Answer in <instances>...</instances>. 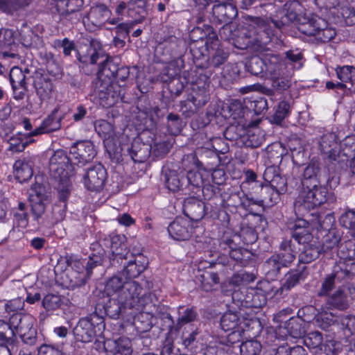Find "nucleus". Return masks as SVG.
I'll return each mask as SVG.
<instances>
[{
    "mask_svg": "<svg viewBox=\"0 0 355 355\" xmlns=\"http://www.w3.org/2000/svg\"><path fill=\"white\" fill-rule=\"evenodd\" d=\"M295 3V1H287L284 5H278L269 17L247 15L245 17L247 26L242 33L246 40L244 48L263 51L275 37V28L282 30L292 22H295L300 32L308 36H314L319 28L325 26V20L317 15H297L292 8Z\"/></svg>",
    "mask_w": 355,
    "mask_h": 355,
    "instance_id": "obj_1",
    "label": "nucleus"
},
{
    "mask_svg": "<svg viewBox=\"0 0 355 355\" xmlns=\"http://www.w3.org/2000/svg\"><path fill=\"white\" fill-rule=\"evenodd\" d=\"M75 166L71 163L66 151L58 150L54 152L49 159V173L58 182L57 189L62 191L71 187L70 178L81 172V166H78V168Z\"/></svg>",
    "mask_w": 355,
    "mask_h": 355,
    "instance_id": "obj_2",
    "label": "nucleus"
},
{
    "mask_svg": "<svg viewBox=\"0 0 355 355\" xmlns=\"http://www.w3.org/2000/svg\"><path fill=\"white\" fill-rule=\"evenodd\" d=\"M211 144H207V146H201L196 148L194 154L188 155V158H191L198 167H202L205 169H214L220 164L219 153L225 154L229 151V146L225 145L222 148L216 147L223 139L216 137L211 139Z\"/></svg>",
    "mask_w": 355,
    "mask_h": 355,
    "instance_id": "obj_3",
    "label": "nucleus"
},
{
    "mask_svg": "<svg viewBox=\"0 0 355 355\" xmlns=\"http://www.w3.org/2000/svg\"><path fill=\"white\" fill-rule=\"evenodd\" d=\"M105 328L103 317L94 311L88 316L80 319L73 332L78 341L89 343L96 337L101 336Z\"/></svg>",
    "mask_w": 355,
    "mask_h": 355,
    "instance_id": "obj_4",
    "label": "nucleus"
},
{
    "mask_svg": "<svg viewBox=\"0 0 355 355\" xmlns=\"http://www.w3.org/2000/svg\"><path fill=\"white\" fill-rule=\"evenodd\" d=\"M354 244L351 241L345 242V245L340 246L338 256L340 260L334 266L337 273L338 281L351 279L355 276Z\"/></svg>",
    "mask_w": 355,
    "mask_h": 355,
    "instance_id": "obj_5",
    "label": "nucleus"
},
{
    "mask_svg": "<svg viewBox=\"0 0 355 355\" xmlns=\"http://www.w3.org/2000/svg\"><path fill=\"white\" fill-rule=\"evenodd\" d=\"M207 26L204 24L203 28L195 27L189 33L190 52L196 67L206 68L209 65L207 48L204 44L207 36Z\"/></svg>",
    "mask_w": 355,
    "mask_h": 355,
    "instance_id": "obj_6",
    "label": "nucleus"
},
{
    "mask_svg": "<svg viewBox=\"0 0 355 355\" xmlns=\"http://www.w3.org/2000/svg\"><path fill=\"white\" fill-rule=\"evenodd\" d=\"M329 175L324 165L315 158L304 169L302 184L303 188H313L319 184H327Z\"/></svg>",
    "mask_w": 355,
    "mask_h": 355,
    "instance_id": "obj_7",
    "label": "nucleus"
},
{
    "mask_svg": "<svg viewBox=\"0 0 355 355\" xmlns=\"http://www.w3.org/2000/svg\"><path fill=\"white\" fill-rule=\"evenodd\" d=\"M325 184H319L313 188H303V191L300 198L302 202L300 207L304 209H313L325 203L331 198V194L329 193Z\"/></svg>",
    "mask_w": 355,
    "mask_h": 355,
    "instance_id": "obj_8",
    "label": "nucleus"
},
{
    "mask_svg": "<svg viewBox=\"0 0 355 355\" xmlns=\"http://www.w3.org/2000/svg\"><path fill=\"white\" fill-rule=\"evenodd\" d=\"M106 52L101 42L96 39H91L89 44H85L76 51V58L83 69L89 64H96L98 60L105 58Z\"/></svg>",
    "mask_w": 355,
    "mask_h": 355,
    "instance_id": "obj_9",
    "label": "nucleus"
},
{
    "mask_svg": "<svg viewBox=\"0 0 355 355\" xmlns=\"http://www.w3.org/2000/svg\"><path fill=\"white\" fill-rule=\"evenodd\" d=\"M83 183L87 190L100 191L104 187L107 178L106 169L101 164L92 166L87 169L81 168Z\"/></svg>",
    "mask_w": 355,
    "mask_h": 355,
    "instance_id": "obj_10",
    "label": "nucleus"
},
{
    "mask_svg": "<svg viewBox=\"0 0 355 355\" xmlns=\"http://www.w3.org/2000/svg\"><path fill=\"white\" fill-rule=\"evenodd\" d=\"M148 260L146 257L142 254L134 255L132 254L129 258L123 259V261H119L116 268L119 266H122V270L119 271L125 277L127 280L136 278L141 275L147 268Z\"/></svg>",
    "mask_w": 355,
    "mask_h": 355,
    "instance_id": "obj_11",
    "label": "nucleus"
},
{
    "mask_svg": "<svg viewBox=\"0 0 355 355\" xmlns=\"http://www.w3.org/2000/svg\"><path fill=\"white\" fill-rule=\"evenodd\" d=\"M236 6L231 3H218L213 6L210 21L216 24H223L222 29L225 31L230 28L229 24L237 16Z\"/></svg>",
    "mask_w": 355,
    "mask_h": 355,
    "instance_id": "obj_12",
    "label": "nucleus"
},
{
    "mask_svg": "<svg viewBox=\"0 0 355 355\" xmlns=\"http://www.w3.org/2000/svg\"><path fill=\"white\" fill-rule=\"evenodd\" d=\"M125 239L124 236L110 234L103 240L104 245L105 246L109 245L111 249L112 257L110 263L113 267H116L119 261H123V259L129 258L132 256V253L127 250Z\"/></svg>",
    "mask_w": 355,
    "mask_h": 355,
    "instance_id": "obj_13",
    "label": "nucleus"
},
{
    "mask_svg": "<svg viewBox=\"0 0 355 355\" xmlns=\"http://www.w3.org/2000/svg\"><path fill=\"white\" fill-rule=\"evenodd\" d=\"M120 84L113 81L97 82L96 88L100 100L104 106L112 107L122 98V89Z\"/></svg>",
    "mask_w": 355,
    "mask_h": 355,
    "instance_id": "obj_14",
    "label": "nucleus"
},
{
    "mask_svg": "<svg viewBox=\"0 0 355 355\" xmlns=\"http://www.w3.org/2000/svg\"><path fill=\"white\" fill-rule=\"evenodd\" d=\"M142 288L135 281H125V285L118 296L122 302H125L129 308H135L137 305H144V302L148 300L146 297H140Z\"/></svg>",
    "mask_w": 355,
    "mask_h": 355,
    "instance_id": "obj_15",
    "label": "nucleus"
},
{
    "mask_svg": "<svg viewBox=\"0 0 355 355\" xmlns=\"http://www.w3.org/2000/svg\"><path fill=\"white\" fill-rule=\"evenodd\" d=\"M70 154L72 159L76 160L74 163L76 168L79 164L83 166L90 162L96 155L93 143L90 141H80L75 143L70 148Z\"/></svg>",
    "mask_w": 355,
    "mask_h": 355,
    "instance_id": "obj_16",
    "label": "nucleus"
},
{
    "mask_svg": "<svg viewBox=\"0 0 355 355\" xmlns=\"http://www.w3.org/2000/svg\"><path fill=\"white\" fill-rule=\"evenodd\" d=\"M232 300L241 302L242 306L248 308L261 309L267 303V298L261 291L250 289L245 292L235 291L232 293Z\"/></svg>",
    "mask_w": 355,
    "mask_h": 355,
    "instance_id": "obj_17",
    "label": "nucleus"
},
{
    "mask_svg": "<svg viewBox=\"0 0 355 355\" xmlns=\"http://www.w3.org/2000/svg\"><path fill=\"white\" fill-rule=\"evenodd\" d=\"M33 85L37 96L41 101L51 98L54 89L52 80L47 74L40 71H36L32 76Z\"/></svg>",
    "mask_w": 355,
    "mask_h": 355,
    "instance_id": "obj_18",
    "label": "nucleus"
},
{
    "mask_svg": "<svg viewBox=\"0 0 355 355\" xmlns=\"http://www.w3.org/2000/svg\"><path fill=\"white\" fill-rule=\"evenodd\" d=\"M151 149L150 144L143 142L137 137L130 144H127L125 151L127 153V157H130L134 162L142 163L149 157Z\"/></svg>",
    "mask_w": 355,
    "mask_h": 355,
    "instance_id": "obj_19",
    "label": "nucleus"
},
{
    "mask_svg": "<svg viewBox=\"0 0 355 355\" xmlns=\"http://www.w3.org/2000/svg\"><path fill=\"white\" fill-rule=\"evenodd\" d=\"M168 232L174 240H188L192 233L193 228L191 222L187 218L178 217L168 227Z\"/></svg>",
    "mask_w": 355,
    "mask_h": 355,
    "instance_id": "obj_20",
    "label": "nucleus"
},
{
    "mask_svg": "<svg viewBox=\"0 0 355 355\" xmlns=\"http://www.w3.org/2000/svg\"><path fill=\"white\" fill-rule=\"evenodd\" d=\"M326 304L340 311L347 310L350 305L349 288L344 284L338 286L337 290L327 296Z\"/></svg>",
    "mask_w": 355,
    "mask_h": 355,
    "instance_id": "obj_21",
    "label": "nucleus"
},
{
    "mask_svg": "<svg viewBox=\"0 0 355 355\" xmlns=\"http://www.w3.org/2000/svg\"><path fill=\"white\" fill-rule=\"evenodd\" d=\"M263 179L279 195L287 191V180L282 176L280 169L276 166L267 167L263 173Z\"/></svg>",
    "mask_w": 355,
    "mask_h": 355,
    "instance_id": "obj_22",
    "label": "nucleus"
},
{
    "mask_svg": "<svg viewBox=\"0 0 355 355\" xmlns=\"http://www.w3.org/2000/svg\"><path fill=\"white\" fill-rule=\"evenodd\" d=\"M166 187L175 193L187 190L186 172L184 171L168 170L164 174Z\"/></svg>",
    "mask_w": 355,
    "mask_h": 355,
    "instance_id": "obj_23",
    "label": "nucleus"
},
{
    "mask_svg": "<svg viewBox=\"0 0 355 355\" xmlns=\"http://www.w3.org/2000/svg\"><path fill=\"white\" fill-rule=\"evenodd\" d=\"M207 207L204 202L191 197L186 198L183 203V212L191 220L199 221L206 214Z\"/></svg>",
    "mask_w": 355,
    "mask_h": 355,
    "instance_id": "obj_24",
    "label": "nucleus"
},
{
    "mask_svg": "<svg viewBox=\"0 0 355 355\" xmlns=\"http://www.w3.org/2000/svg\"><path fill=\"white\" fill-rule=\"evenodd\" d=\"M118 62L115 59L106 53L105 58H101L97 71L98 82L113 81L114 74L118 70Z\"/></svg>",
    "mask_w": 355,
    "mask_h": 355,
    "instance_id": "obj_25",
    "label": "nucleus"
},
{
    "mask_svg": "<svg viewBox=\"0 0 355 355\" xmlns=\"http://www.w3.org/2000/svg\"><path fill=\"white\" fill-rule=\"evenodd\" d=\"M291 236L299 244H306L311 242L313 236L310 232L309 223L304 219H297L290 227Z\"/></svg>",
    "mask_w": 355,
    "mask_h": 355,
    "instance_id": "obj_26",
    "label": "nucleus"
},
{
    "mask_svg": "<svg viewBox=\"0 0 355 355\" xmlns=\"http://www.w3.org/2000/svg\"><path fill=\"white\" fill-rule=\"evenodd\" d=\"M104 348L112 355H131L132 352L130 340L127 338L107 339L104 342Z\"/></svg>",
    "mask_w": 355,
    "mask_h": 355,
    "instance_id": "obj_27",
    "label": "nucleus"
},
{
    "mask_svg": "<svg viewBox=\"0 0 355 355\" xmlns=\"http://www.w3.org/2000/svg\"><path fill=\"white\" fill-rule=\"evenodd\" d=\"M337 137L334 133L324 134L320 139V146L322 152L327 155L330 162L336 164L337 153H338V144Z\"/></svg>",
    "mask_w": 355,
    "mask_h": 355,
    "instance_id": "obj_28",
    "label": "nucleus"
},
{
    "mask_svg": "<svg viewBox=\"0 0 355 355\" xmlns=\"http://www.w3.org/2000/svg\"><path fill=\"white\" fill-rule=\"evenodd\" d=\"M58 110L53 111L46 118L41 125L29 133V136H36L43 133H50L58 130L61 128L62 116L58 115Z\"/></svg>",
    "mask_w": 355,
    "mask_h": 355,
    "instance_id": "obj_29",
    "label": "nucleus"
},
{
    "mask_svg": "<svg viewBox=\"0 0 355 355\" xmlns=\"http://www.w3.org/2000/svg\"><path fill=\"white\" fill-rule=\"evenodd\" d=\"M59 201L52 207V215L55 222L62 221L66 216L67 200L71 191V187L64 188L63 190L57 189Z\"/></svg>",
    "mask_w": 355,
    "mask_h": 355,
    "instance_id": "obj_30",
    "label": "nucleus"
},
{
    "mask_svg": "<svg viewBox=\"0 0 355 355\" xmlns=\"http://www.w3.org/2000/svg\"><path fill=\"white\" fill-rule=\"evenodd\" d=\"M269 80L271 82V87L278 94H282L288 90L292 85V76L286 69L280 71L275 75L269 76Z\"/></svg>",
    "mask_w": 355,
    "mask_h": 355,
    "instance_id": "obj_31",
    "label": "nucleus"
},
{
    "mask_svg": "<svg viewBox=\"0 0 355 355\" xmlns=\"http://www.w3.org/2000/svg\"><path fill=\"white\" fill-rule=\"evenodd\" d=\"M279 250L281 252L275 254L279 257L286 268L289 267L296 259L297 254L292 240L284 239L279 245Z\"/></svg>",
    "mask_w": 355,
    "mask_h": 355,
    "instance_id": "obj_32",
    "label": "nucleus"
},
{
    "mask_svg": "<svg viewBox=\"0 0 355 355\" xmlns=\"http://www.w3.org/2000/svg\"><path fill=\"white\" fill-rule=\"evenodd\" d=\"M343 232L340 230H330L326 235L324 241L320 245L324 254H328L332 250L337 248L338 254L340 246L345 245L346 241L342 243ZM348 240H347V241Z\"/></svg>",
    "mask_w": 355,
    "mask_h": 355,
    "instance_id": "obj_33",
    "label": "nucleus"
},
{
    "mask_svg": "<svg viewBox=\"0 0 355 355\" xmlns=\"http://www.w3.org/2000/svg\"><path fill=\"white\" fill-rule=\"evenodd\" d=\"M279 194L274 190L268 184L261 187V199H254V197L248 198V200L253 205L263 206L277 203L279 200Z\"/></svg>",
    "mask_w": 355,
    "mask_h": 355,
    "instance_id": "obj_34",
    "label": "nucleus"
},
{
    "mask_svg": "<svg viewBox=\"0 0 355 355\" xmlns=\"http://www.w3.org/2000/svg\"><path fill=\"white\" fill-rule=\"evenodd\" d=\"M105 256V250L98 243L92 244V252L89 257V260L85 266L87 275H91L93 270L100 267L104 261Z\"/></svg>",
    "mask_w": 355,
    "mask_h": 355,
    "instance_id": "obj_35",
    "label": "nucleus"
},
{
    "mask_svg": "<svg viewBox=\"0 0 355 355\" xmlns=\"http://www.w3.org/2000/svg\"><path fill=\"white\" fill-rule=\"evenodd\" d=\"M13 167L15 177L20 183L26 182L33 175V164L31 161L26 159L17 160Z\"/></svg>",
    "mask_w": 355,
    "mask_h": 355,
    "instance_id": "obj_36",
    "label": "nucleus"
},
{
    "mask_svg": "<svg viewBox=\"0 0 355 355\" xmlns=\"http://www.w3.org/2000/svg\"><path fill=\"white\" fill-rule=\"evenodd\" d=\"M304 245V248L299 254V262L302 263H309L318 259L323 251L317 242H309Z\"/></svg>",
    "mask_w": 355,
    "mask_h": 355,
    "instance_id": "obj_37",
    "label": "nucleus"
},
{
    "mask_svg": "<svg viewBox=\"0 0 355 355\" xmlns=\"http://www.w3.org/2000/svg\"><path fill=\"white\" fill-rule=\"evenodd\" d=\"M353 155H355V137L351 136L346 137L341 144V149L338 148L336 163L343 167V164L347 162Z\"/></svg>",
    "mask_w": 355,
    "mask_h": 355,
    "instance_id": "obj_38",
    "label": "nucleus"
},
{
    "mask_svg": "<svg viewBox=\"0 0 355 355\" xmlns=\"http://www.w3.org/2000/svg\"><path fill=\"white\" fill-rule=\"evenodd\" d=\"M90 275L84 271H78L73 268L68 269L65 273L64 283L68 288H75L85 284L87 277Z\"/></svg>",
    "mask_w": 355,
    "mask_h": 355,
    "instance_id": "obj_39",
    "label": "nucleus"
},
{
    "mask_svg": "<svg viewBox=\"0 0 355 355\" xmlns=\"http://www.w3.org/2000/svg\"><path fill=\"white\" fill-rule=\"evenodd\" d=\"M128 307L125 302L120 300V297H111L106 303L104 309L105 313L111 318L117 319L120 315Z\"/></svg>",
    "mask_w": 355,
    "mask_h": 355,
    "instance_id": "obj_40",
    "label": "nucleus"
},
{
    "mask_svg": "<svg viewBox=\"0 0 355 355\" xmlns=\"http://www.w3.org/2000/svg\"><path fill=\"white\" fill-rule=\"evenodd\" d=\"M197 279L200 282V286L205 291H211L214 286L219 284L220 278L217 272L212 270V268L202 272L197 276Z\"/></svg>",
    "mask_w": 355,
    "mask_h": 355,
    "instance_id": "obj_41",
    "label": "nucleus"
},
{
    "mask_svg": "<svg viewBox=\"0 0 355 355\" xmlns=\"http://www.w3.org/2000/svg\"><path fill=\"white\" fill-rule=\"evenodd\" d=\"M198 313L193 307L180 306L178 309V318L174 326L175 331H179L184 324L192 322L196 320Z\"/></svg>",
    "mask_w": 355,
    "mask_h": 355,
    "instance_id": "obj_42",
    "label": "nucleus"
},
{
    "mask_svg": "<svg viewBox=\"0 0 355 355\" xmlns=\"http://www.w3.org/2000/svg\"><path fill=\"white\" fill-rule=\"evenodd\" d=\"M263 60L266 63V71L268 73V76L275 75L276 73L286 69L284 63L282 62L278 54H266Z\"/></svg>",
    "mask_w": 355,
    "mask_h": 355,
    "instance_id": "obj_43",
    "label": "nucleus"
},
{
    "mask_svg": "<svg viewBox=\"0 0 355 355\" xmlns=\"http://www.w3.org/2000/svg\"><path fill=\"white\" fill-rule=\"evenodd\" d=\"M31 2V0H0V11L13 15L19 10L28 6Z\"/></svg>",
    "mask_w": 355,
    "mask_h": 355,
    "instance_id": "obj_44",
    "label": "nucleus"
},
{
    "mask_svg": "<svg viewBox=\"0 0 355 355\" xmlns=\"http://www.w3.org/2000/svg\"><path fill=\"white\" fill-rule=\"evenodd\" d=\"M146 4V0H130L128 3V15L134 17L137 14L139 18L135 19L136 22L141 23L148 15Z\"/></svg>",
    "mask_w": 355,
    "mask_h": 355,
    "instance_id": "obj_45",
    "label": "nucleus"
},
{
    "mask_svg": "<svg viewBox=\"0 0 355 355\" xmlns=\"http://www.w3.org/2000/svg\"><path fill=\"white\" fill-rule=\"evenodd\" d=\"M245 133V127L241 124H232L224 131L226 139L235 141L236 145L241 147L243 135Z\"/></svg>",
    "mask_w": 355,
    "mask_h": 355,
    "instance_id": "obj_46",
    "label": "nucleus"
},
{
    "mask_svg": "<svg viewBox=\"0 0 355 355\" xmlns=\"http://www.w3.org/2000/svg\"><path fill=\"white\" fill-rule=\"evenodd\" d=\"M105 146L110 158L115 163L121 162L123 157H127V153L125 151L127 144L121 143L120 145L116 146L112 141H107Z\"/></svg>",
    "mask_w": 355,
    "mask_h": 355,
    "instance_id": "obj_47",
    "label": "nucleus"
},
{
    "mask_svg": "<svg viewBox=\"0 0 355 355\" xmlns=\"http://www.w3.org/2000/svg\"><path fill=\"white\" fill-rule=\"evenodd\" d=\"M33 320V318L29 315H22L19 313H13L7 324L12 330L14 331L15 330L18 333L21 330H24L29 324H31Z\"/></svg>",
    "mask_w": 355,
    "mask_h": 355,
    "instance_id": "obj_48",
    "label": "nucleus"
},
{
    "mask_svg": "<svg viewBox=\"0 0 355 355\" xmlns=\"http://www.w3.org/2000/svg\"><path fill=\"white\" fill-rule=\"evenodd\" d=\"M308 272L306 271V266H303L297 270H292L289 272L285 277L284 286L286 288L291 290L301 281L304 280L306 277Z\"/></svg>",
    "mask_w": 355,
    "mask_h": 355,
    "instance_id": "obj_49",
    "label": "nucleus"
},
{
    "mask_svg": "<svg viewBox=\"0 0 355 355\" xmlns=\"http://www.w3.org/2000/svg\"><path fill=\"white\" fill-rule=\"evenodd\" d=\"M262 137L260 136V131L258 128L246 129L243 135L241 147L246 146L255 148L261 146Z\"/></svg>",
    "mask_w": 355,
    "mask_h": 355,
    "instance_id": "obj_50",
    "label": "nucleus"
},
{
    "mask_svg": "<svg viewBox=\"0 0 355 355\" xmlns=\"http://www.w3.org/2000/svg\"><path fill=\"white\" fill-rule=\"evenodd\" d=\"M89 16L94 24L101 25L109 19L110 11L105 5L99 4L91 9Z\"/></svg>",
    "mask_w": 355,
    "mask_h": 355,
    "instance_id": "obj_51",
    "label": "nucleus"
},
{
    "mask_svg": "<svg viewBox=\"0 0 355 355\" xmlns=\"http://www.w3.org/2000/svg\"><path fill=\"white\" fill-rule=\"evenodd\" d=\"M240 317L236 312L229 311L225 312L220 318V326L223 331H232L239 327Z\"/></svg>",
    "mask_w": 355,
    "mask_h": 355,
    "instance_id": "obj_52",
    "label": "nucleus"
},
{
    "mask_svg": "<svg viewBox=\"0 0 355 355\" xmlns=\"http://www.w3.org/2000/svg\"><path fill=\"white\" fill-rule=\"evenodd\" d=\"M125 277L118 271L117 274L113 275L107 282L105 289L109 295H116L120 293L125 285Z\"/></svg>",
    "mask_w": 355,
    "mask_h": 355,
    "instance_id": "obj_53",
    "label": "nucleus"
},
{
    "mask_svg": "<svg viewBox=\"0 0 355 355\" xmlns=\"http://www.w3.org/2000/svg\"><path fill=\"white\" fill-rule=\"evenodd\" d=\"M152 317L147 313H141L134 318L133 324L139 334L148 332L153 327Z\"/></svg>",
    "mask_w": 355,
    "mask_h": 355,
    "instance_id": "obj_54",
    "label": "nucleus"
},
{
    "mask_svg": "<svg viewBox=\"0 0 355 355\" xmlns=\"http://www.w3.org/2000/svg\"><path fill=\"white\" fill-rule=\"evenodd\" d=\"M336 274L337 273H336V272H334V270L333 269V272L329 275H327L324 278L322 282L321 288L318 292V296H328L330 292L335 288L336 284L342 282L338 281Z\"/></svg>",
    "mask_w": 355,
    "mask_h": 355,
    "instance_id": "obj_55",
    "label": "nucleus"
},
{
    "mask_svg": "<svg viewBox=\"0 0 355 355\" xmlns=\"http://www.w3.org/2000/svg\"><path fill=\"white\" fill-rule=\"evenodd\" d=\"M229 254L231 259L241 266H245L252 256V254L248 250L236 248V246L233 250H229Z\"/></svg>",
    "mask_w": 355,
    "mask_h": 355,
    "instance_id": "obj_56",
    "label": "nucleus"
},
{
    "mask_svg": "<svg viewBox=\"0 0 355 355\" xmlns=\"http://www.w3.org/2000/svg\"><path fill=\"white\" fill-rule=\"evenodd\" d=\"M247 70L254 76H259L266 71V63L263 58L254 55L251 57L245 64Z\"/></svg>",
    "mask_w": 355,
    "mask_h": 355,
    "instance_id": "obj_57",
    "label": "nucleus"
},
{
    "mask_svg": "<svg viewBox=\"0 0 355 355\" xmlns=\"http://www.w3.org/2000/svg\"><path fill=\"white\" fill-rule=\"evenodd\" d=\"M95 130L104 140L110 141L114 135L113 125L105 120H98L94 123Z\"/></svg>",
    "mask_w": 355,
    "mask_h": 355,
    "instance_id": "obj_58",
    "label": "nucleus"
},
{
    "mask_svg": "<svg viewBox=\"0 0 355 355\" xmlns=\"http://www.w3.org/2000/svg\"><path fill=\"white\" fill-rule=\"evenodd\" d=\"M263 268L267 274L277 276L279 274L281 269L286 267L280 261L279 257L274 254L264 262Z\"/></svg>",
    "mask_w": 355,
    "mask_h": 355,
    "instance_id": "obj_59",
    "label": "nucleus"
},
{
    "mask_svg": "<svg viewBox=\"0 0 355 355\" xmlns=\"http://www.w3.org/2000/svg\"><path fill=\"white\" fill-rule=\"evenodd\" d=\"M166 126L171 134L177 135L181 132L184 123L178 114L169 113L166 117Z\"/></svg>",
    "mask_w": 355,
    "mask_h": 355,
    "instance_id": "obj_60",
    "label": "nucleus"
},
{
    "mask_svg": "<svg viewBox=\"0 0 355 355\" xmlns=\"http://www.w3.org/2000/svg\"><path fill=\"white\" fill-rule=\"evenodd\" d=\"M291 110L290 104L286 101H281L275 114L272 116L270 121L277 125H282V121L286 118Z\"/></svg>",
    "mask_w": 355,
    "mask_h": 355,
    "instance_id": "obj_61",
    "label": "nucleus"
},
{
    "mask_svg": "<svg viewBox=\"0 0 355 355\" xmlns=\"http://www.w3.org/2000/svg\"><path fill=\"white\" fill-rule=\"evenodd\" d=\"M31 205L34 220H36L39 225L43 223L42 216L46 210L44 200H42L38 198H33L31 200Z\"/></svg>",
    "mask_w": 355,
    "mask_h": 355,
    "instance_id": "obj_62",
    "label": "nucleus"
},
{
    "mask_svg": "<svg viewBox=\"0 0 355 355\" xmlns=\"http://www.w3.org/2000/svg\"><path fill=\"white\" fill-rule=\"evenodd\" d=\"M336 72L338 78L340 80V83H350L352 85L354 78H355V67L353 66H343L338 67L336 69Z\"/></svg>",
    "mask_w": 355,
    "mask_h": 355,
    "instance_id": "obj_63",
    "label": "nucleus"
},
{
    "mask_svg": "<svg viewBox=\"0 0 355 355\" xmlns=\"http://www.w3.org/2000/svg\"><path fill=\"white\" fill-rule=\"evenodd\" d=\"M261 345L257 340H247L240 345L241 355H259Z\"/></svg>",
    "mask_w": 355,
    "mask_h": 355,
    "instance_id": "obj_64",
    "label": "nucleus"
}]
</instances>
